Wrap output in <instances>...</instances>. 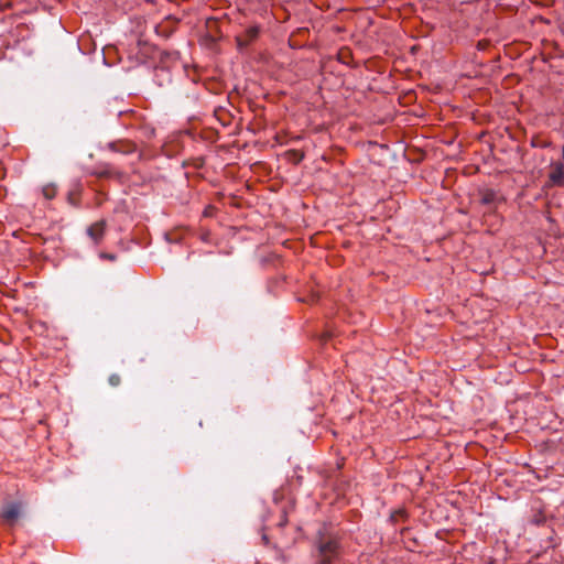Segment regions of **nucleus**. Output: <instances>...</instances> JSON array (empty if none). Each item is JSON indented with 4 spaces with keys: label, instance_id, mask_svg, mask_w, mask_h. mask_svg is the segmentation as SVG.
I'll use <instances>...</instances> for the list:
<instances>
[{
    "label": "nucleus",
    "instance_id": "nucleus-7",
    "mask_svg": "<svg viewBox=\"0 0 564 564\" xmlns=\"http://www.w3.org/2000/svg\"><path fill=\"white\" fill-rule=\"evenodd\" d=\"M480 203L485 206H494L498 200L499 196L494 189H482L479 192Z\"/></svg>",
    "mask_w": 564,
    "mask_h": 564
},
{
    "label": "nucleus",
    "instance_id": "nucleus-10",
    "mask_svg": "<svg viewBox=\"0 0 564 564\" xmlns=\"http://www.w3.org/2000/svg\"><path fill=\"white\" fill-rule=\"evenodd\" d=\"M101 257L106 258V259H109V260H115L116 259V256L115 254H110V253H102Z\"/></svg>",
    "mask_w": 564,
    "mask_h": 564
},
{
    "label": "nucleus",
    "instance_id": "nucleus-4",
    "mask_svg": "<svg viewBox=\"0 0 564 564\" xmlns=\"http://www.w3.org/2000/svg\"><path fill=\"white\" fill-rule=\"evenodd\" d=\"M106 221L104 219L101 220H98L96 223H94L93 225H90L88 228H87V235L88 237L97 245L101 241L104 235H105V230H106Z\"/></svg>",
    "mask_w": 564,
    "mask_h": 564
},
{
    "label": "nucleus",
    "instance_id": "nucleus-6",
    "mask_svg": "<svg viewBox=\"0 0 564 564\" xmlns=\"http://www.w3.org/2000/svg\"><path fill=\"white\" fill-rule=\"evenodd\" d=\"M259 29L251 26L245 31L243 34L237 36V43L239 47L248 46L254 39L258 37Z\"/></svg>",
    "mask_w": 564,
    "mask_h": 564
},
{
    "label": "nucleus",
    "instance_id": "nucleus-3",
    "mask_svg": "<svg viewBox=\"0 0 564 564\" xmlns=\"http://www.w3.org/2000/svg\"><path fill=\"white\" fill-rule=\"evenodd\" d=\"M549 182L550 185L564 186V163L553 162L550 165Z\"/></svg>",
    "mask_w": 564,
    "mask_h": 564
},
{
    "label": "nucleus",
    "instance_id": "nucleus-9",
    "mask_svg": "<svg viewBox=\"0 0 564 564\" xmlns=\"http://www.w3.org/2000/svg\"><path fill=\"white\" fill-rule=\"evenodd\" d=\"M108 382L111 387H118L121 383V378L117 373H112L108 378Z\"/></svg>",
    "mask_w": 564,
    "mask_h": 564
},
{
    "label": "nucleus",
    "instance_id": "nucleus-8",
    "mask_svg": "<svg viewBox=\"0 0 564 564\" xmlns=\"http://www.w3.org/2000/svg\"><path fill=\"white\" fill-rule=\"evenodd\" d=\"M56 192H57L56 186L54 184H46L42 188L43 196L46 199H53L56 195Z\"/></svg>",
    "mask_w": 564,
    "mask_h": 564
},
{
    "label": "nucleus",
    "instance_id": "nucleus-2",
    "mask_svg": "<svg viewBox=\"0 0 564 564\" xmlns=\"http://www.w3.org/2000/svg\"><path fill=\"white\" fill-rule=\"evenodd\" d=\"M21 514L22 505L20 502H10L3 506L0 518L6 524L13 525Z\"/></svg>",
    "mask_w": 564,
    "mask_h": 564
},
{
    "label": "nucleus",
    "instance_id": "nucleus-1",
    "mask_svg": "<svg viewBox=\"0 0 564 564\" xmlns=\"http://www.w3.org/2000/svg\"><path fill=\"white\" fill-rule=\"evenodd\" d=\"M317 550L319 564H332L338 554V543L334 538L322 536Z\"/></svg>",
    "mask_w": 564,
    "mask_h": 564
},
{
    "label": "nucleus",
    "instance_id": "nucleus-5",
    "mask_svg": "<svg viewBox=\"0 0 564 564\" xmlns=\"http://www.w3.org/2000/svg\"><path fill=\"white\" fill-rule=\"evenodd\" d=\"M107 148L110 151L118 152V153H121V154H131V153H133L135 151L134 143H132L130 141H127V140H119V141L109 142L107 144Z\"/></svg>",
    "mask_w": 564,
    "mask_h": 564
}]
</instances>
